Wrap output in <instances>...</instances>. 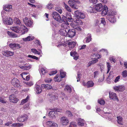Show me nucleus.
Instances as JSON below:
<instances>
[{
  "label": "nucleus",
  "mask_w": 127,
  "mask_h": 127,
  "mask_svg": "<svg viewBox=\"0 0 127 127\" xmlns=\"http://www.w3.org/2000/svg\"><path fill=\"white\" fill-rule=\"evenodd\" d=\"M75 16L76 17L74 20L75 22L78 25H82L83 24L82 21L81 19H84L85 17V14L79 10H77L74 12Z\"/></svg>",
  "instance_id": "nucleus-1"
},
{
  "label": "nucleus",
  "mask_w": 127,
  "mask_h": 127,
  "mask_svg": "<svg viewBox=\"0 0 127 127\" xmlns=\"http://www.w3.org/2000/svg\"><path fill=\"white\" fill-rule=\"evenodd\" d=\"M116 13L113 11L112 10H110L108 11L107 16L106 18L110 22L112 23H114L116 22V18L114 17V16L116 14Z\"/></svg>",
  "instance_id": "nucleus-2"
},
{
  "label": "nucleus",
  "mask_w": 127,
  "mask_h": 127,
  "mask_svg": "<svg viewBox=\"0 0 127 127\" xmlns=\"http://www.w3.org/2000/svg\"><path fill=\"white\" fill-rule=\"evenodd\" d=\"M52 110L53 111L49 112V115L53 118H56V115L57 114V112H62V110L61 109H58L57 108L53 109Z\"/></svg>",
  "instance_id": "nucleus-3"
},
{
  "label": "nucleus",
  "mask_w": 127,
  "mask_h": 127,
  "mask_svg": "<svg viewBox=\"0 0 127 127\" xmlns=\"http://www.w3.org/2000/svg\"><path fill=\"white\" fill-rule=\"evenodd\" d=\"M2 20L4 23L8 25H12L13 23V19L11 18H8L4 16H2Z\"/></svg>",
  "instance_id": "nucleus-4"
},
{
  "label": "nucleus",
  "mask_w": 127,
  "mask_h": 127,
  "mask_svg": "<svg viewBox=\"0 0 127 127\" xmlns=\"http://www.w3.org/2000/svg\"><path fill=\"white\" fill-rule=\"evenodd\" d=\"M51 15L54 19L58 22H61V17L57 12L56 11L53 12Z\"/></svg>",
  "instance_id": "nucleus-5"
},
{
  "label": "nucleus",
  "mask_w": 127,
  "mask_h": 127,
  "mask_svg": "<svg viewBox=\"0 0 127 127\" xmlns=\"http://www.w3.org/2000/svg\"><path fill=\"white\" fill-rule=\"evenodd\" d=\"M67 34L68 36L70 38L73 37L76 33V31L73 29H67Z\"/></svg>",
  "instance_id": "nucleus-6"
},
{
  "label": "nucleus",
  "mask_w": 127,
  "mask_h": 127,
  "mask_svg": "<svg viewBox=\"0 0 127 127\" xmlns=\"http://www.w3.org/2000/svg\"><path fill=\"white\" fill-rule=\"evenodd\" d=\"M11 84L15 87H19L20 86V83L19 80L16 78H14L11 81Z\"/></svg>",
  "instance_id": "nucleus-7"
},
{
  "label": "nucleus",
  "mask_w": 127,
  "mask_h": 127,
  "mask_svg": "<svg viewBox=\"0 0 127 127\" xmlns=\"http://www.w3.org/2000/svg\"><path fill=\"white\" fill-rule=\"evenodd\" d=\"M9 46L10 48L13 50L19 49L21 47L20 44L15 43H10L9 45Z\"/></svg>",
  "instance_id": "nucleus-8"
},
{
  "label": "nucleus",
  "mask_w": 127,
  "mask_h": 127,
  "mask_svg": "<svg viewBox=\"0 0 127 127\" xmlns=\"http://www.w3.org/2000/svg\"><path fill=\"white\" fill-rule=\"evenodd\" d=\"M23 21L25 24L27 26L30 27L32 24L31 20L30 19H28L27 17H25L24 18Z\"/></svg>",
  "instance_id": "nucleus-9"
},
{
  "label": "nucleus",
  "mask_w": 127,
  "mask_h": 127,
  "mask_svg": "<svg viewBox=\"0 0 127 127\" xmlns=\"http://www.w3.org/2000/svg\"><path fill=\"white\" fill-rule=\"evenodd\" d=\"M9 98L10 102L14 103H16L19 100L14 95H10Z\"/></svg>",
  "instance_id": "nucleus-10"
},
{
  "label": "nucleus",
  "mask_w": 127,
  "mask_h": 127,
  "mask_svg": "<svg viewBox=\"0 0 127 127\" xmlns=\"http://www.w3.org/2000/svg\"><path fill=\"white\" fill-rule=\"evenodd\" d=\"M109 98L111 99L114 100H117L118 101L119 100L117 97L116 93L113 92H110L109 93Z\"/></svg>",
  "instance_id": "nucleus-11"
},
{
  "label": "nucleus",
  "mask_w": 127,
  "mask_h": 127,
  "mask_svg": "<svg viewBox=\"0 0 127 127\" xmlns=\"http://www.w3.org/2000/svg\"><path fill=\"white\" fill-rule=\"evenodd\" d=\"M27 116L26 114L21 115L19 116L17 118V121L20 122H23L25 121H26L27 119Z\"/></svg>",
  "instance_id": "nucleus-12"
},
{
  "label": "nucleus",
  "mask_w": 127,
  "mask_h": 127,
  "mask_svg": "<svg viewBox=\"0 0 127 127\" xmlns=\"http://www.w3.org/2000/svg\"><path fill=\"white\" fill-rule=\"evenodd\" d=\"M2 53L4 56L7 57L12 56L14 54V52H13L8 51H3Z\"/></svg>",
  "instance_id": "nucleus-13"
},
{
  "label": "nucleus",
  "mask_w": 127,
  "mask_h": 127,
  "mask_svg": "<svg viewBox=\"0 0 127 127\" xmlns=\"http://www.w3.org/2000/svg\"><path fill=\"white\" fill-rule=\"evenodd\" d=\"M61 122L63 125H67L69 122L68 119L65 117H63L61 118Z\"/></svg>",
  "instance_id": "nucleus-14"
},
{
  "label": "nucleus",
  "mask_w": 127,
  "mask_h": 127,
  "mask_svg": "<svg viewBox=\"0 0 127 127\" xmlns=\"http://www.w3.org/2000/svg\"><path fill=\"white\" fill-rule=\"evenodd\" d=\"M113 89L116 91L122 92L125 90V88L124 86H114Z\"/></svg>",
  "instance_id": "nucleus-15"
},
{
  "label": "nucleus",
  "mask_w": 127,
  "mask_h": 127,
  "mask_svg": "<svg viewBox=\"0 0 127 127\" xmlns=\"http://www.w3.org/2000/svg\"><path fill=\"white\" fill-rule=\"evenodd\" d=\"M68 3L69 5L72 7V8L77 9L78 7L76 5L75 3L73 1L71 0H69L68 1Z\"/></svg>",
  "instance_id": "nucleus-16"
},
{
  "label": "nucleus",
  "mask_w": 127,
  "mask_h": 127,
  "mask_svg": "<svg viewBox=\"0 0 127 127\" xmlns=\"http://www.w3.org/2000/svg\"><path fill=\"white\" fill-rule=\"evenodd\" d=\"M103 7L102 4L101 3H100L96 5L95 8L96 11L100 12L102 10Z\"/></svg>",
  "instance_id": "nucleus-17"
},
{
  "label": "nucleus",
  "mask_w": 127,
  "mask_h": 127,
  "mask_svg": "<svg viewBox=\"0 0 127 127\" xmlns=\"http://www.w3.org/2000/svg\"><path fill=\"white\" fill-rule=\"evenodd\" d=\"M71 56L73 57V59L77 60L79 56L77 53L75 51H71L70 53Z\"/></svg>",
  "instance_id": "nucleus-18"
},
{
  "label": "nucleus",
  "mask_w": 127,
  "mask_h": 127,
  "mask_svg": "<svg viewBox=\"0 0 127 127\" xmlns=\"http://www.w3.org/2000/svg\"><path fill=\"white\" fill-rule=\"evenodd\" d=\"M102 11L101 12V14L102 15L104 16L106 14L107 15L108 10V8L106 5H104L103 7L102 8Z\"/></svg>",
  "instance_id": "nucleus-19"
},
{
  "label": "nucleus",
  "mask_w": 127,
  "mask_h": 127,
  "mask_svg": "<svg viewBox=\"0 0 127 127\" xmlns=\"http://www.w3.org/2000/svg\"><path fill=\"white\" fill-rule=\"evenodd\" d=\"M35 91L37 94H39L41 93L42 90L39 86L38 85H36L34 88Z\"/></svg>",
  "instance_id": "nucleus-20"
},
{
  "label": "nucleus",
  "mask_w": 127,
  "mask_h": 127,
  "mask_svg": "<svg viewBox=\"0 0 127 127\" xmlns=\"http://www.w3.org/2000/svg\"><path fill=\"white\" fill-rule=\"evenodd\" d=\"M61 22H59V23H61L63 22L66 25H68L69 24L68 22V19L65 16L62 15V17H61Z\"/></svg>",
  "instance_id": "nucleus-21"
},
{
  "label": "nucleus",
  "mask_w": 127,
  "mask_h": 127,
  "mask_svg": "<svg viewBox=\"0 0 127 127\" xmlns=\"http://www.w3.org/2000/svg\"><path fill=\"white\" fill-rule=\"evenodd\" d=\"M92 39L91 34L89 33L87 35V37L83 40V41L84 43H85V42L89 43L91 40Z\"/></svg>",
  "instance_id": "nucleus-22"
},
{
  "label": "nucleus",
  "mask_w": 127,
  "mask_h": 127,
  "mask_svg": "<svg viewBox=\"0 0 127 127\" xmlns=\"http://www.w3.org/2000/svg\"><path fill=\"white\" fill-rule=\"evenodd\" d=\"M76 42L72 41L70 42H69L68 43V45L70 48H73L75 46L76 44Z\"/></svg>",
  "instance_id": "nucleus-23"
},
{
  "label": "nucleus",
  "mask_w": 127,
  "mask_h": 127,
  "mask_svg": "<svg viewBox=\"0 0 127 127\" xmlns=\"http://www.w3.org/2000/svg\"><path fill=\"white\" fill-rule=\"evenodd\" d=\"M20 29L18 27H14L12 28L11 30L17 33H20L21 32Z\"/></svg>",
  "instance_id": "nucleus-24"
},
{
  "label": "nucleus",
  "mask_w": 127,
  "mask_h": 127,
  "mask_svg": "<svg viewBox=\"0 0 127 127\" xmlns=\"http://www.w3.org/2000/svg\"><path fill=\"white\" fill-rule=\"evenodd\" d=\"M7 34L10 37H12L13 38H15L17 37V36L16 34L14 33L7 31Z\"/></svg>",
  "instance_id": "nucleus-25"
},
{
  "label": "nucleus",
  "mask_w": 127,
  "mask_h": 127,
  "mask_svg": "<svg viewBox=\"0 0 127 127\" xmlns=\"http://www.w3.org/2000/svg\"><path fill=\"white\" fill-rule=\"evenodd\" d=\"M33 36H29L26 38H23V41H30L32 40L34 38Z\"/></svg>",
  "instance_id": "nucleus-26"
},
{
  "label": "nucleus",
  "mask_w": 127,
  "mask_h": 127,
  "mask_svg": "<svg viewBox=\"0 0 127 127\" xmlns=\"http://www.w3.org/2000/svg\"><path fill=\"white\" fill-rule=\"evenodd\" d=\"M65 17L68 19V21L69 22L72 21V18L71 14L69 12L68 13L66 14Z\"/></svg>",
  "instance_id": "nucleus-27"
},
{
  "label": "nucleus",
  "mask_w": 127,
  "mask_h": 127,
  "mask_svg": "<svg viewBox=\"0 0 127 127\" xmlns=\"http://www.w3.org/2000/svg\"><path fill=\"white\" fill-rule=\"evenodd\" d=\"M94 85V82L92 81H89L87 83V87L89 88L93 87Z\"/></svg>",
  "instance_id": "nucleus-28"
},
{
  "label": "nucleus",
  "mask_w": 127,
  "mask_h": 127,
  "mask_svg": "<svg viewBox=\"0 0 127 127\" xmlns=\"http://www.w3.org/2000/svg\"><path fill=\"white\" fill-rule=\"evenodd\" d=\"M118 123L119 124L121 125H123V122L122 121V118L120 116L117 117Z\"/></svg>",
  "instance_id": "nucleus-29"
},
{
  "label": "nucleus",
  "mask_w": 127,
  "mask_h": 127,
  "mask_svg": "<svg viewBox=\"0 0 127 127\" xmlns=\"http://www.w3.org/2000/svg\"><path fill=\"white\" fill-rule=\"evenodd\" d=\"M31 50L32 52L33 53H34L35 54L40 55L39 57H41L42 55H40V52H39L35 49H31Z\"/></svg>",
  "instance_id": "nucleus-30"
},
{
  "label": "nucleus",
  "mask_w": 127,
  "mask_h": 127,
  "mask_svg": "<svg viewBox=\"0 0 127 127\" xmlns=\"http://www.w3.org/2000/svg\"><path fill=\"white\" fill-rule=\"evenodd\" d=\"M60 73L61 78H63L65 76L66 73L65 72L63 71V70H60Z\"/></svg>",
  "instance_id": "nucleus-31"
},
{
  "label": "nucleus",
  "mask_w": 127,
  "mask_h": 127,
  "mask_svg": "<svg viewBox=\"0 0 127 127\" xmlns=\"http://www.w3.org/2000/svg\"><path fill=\"white\" fill-rule=\"evenodd\" d=\"M14 22L17 25H20L21 22L19 19L17 18H14Z\"/></svg>",
  "instance_id": "nucleus-32"
},
{
  "label": "nucleus",
  "mask_w": 127,
  "mask_h": 127,
  "mask_svg": "<svg viewBox=\"0 0 127 127\" xmlns=\"http://www.w3.org/2000/svg\"><path fill=\"white\" fill-rule=\"evenodd\" d=\"M53 6V4L50 2L46 6L47 8L49 9H51Z\"/></svg>",
  "instance_id": "nucleus-33"
},
{
  "label": "nucleus",
  "mask_w": 127,
  "mask_h": 127,
  "mask_svg": "<svg viewBox=\"0 0 127 127\" xmlns=\"http://www.w3.org/2000/svg\"><path fill=\"white\" fill-rule=\"evenodd\" d=\"M29 98V97L28 96H27L25 99L22 100L20 103V104L23 105L24 103L27 102L28 101Z\"/></svg>",
  "instance_id": "nucleus-34"
},
{
  "label": "nucleus",
  "mask_w": 127,
  "mask_h": 127,
  "mask_svg": "<svg viewBox=\"0 0 127 127\" xmlns=\"http://www.w3.org/2000/svg\"><path fill=\"white\" fill-rule=\"evenodd\" d=\"M98 102L101 105H103L105 103V102L104 100L101 99H98Z\"/></svg>",
  "instance_id": "nucleus-35"
},
{
  "label": "nucleus",
  "mask_w": 127,
  "mask_h": 127,
  "mask_svg": "<svg viewBox=\"0 0 127 127\" xmlns=\"http://www.w3.org/2000/svg\"><path fill=\"white\" fill-rule=\"evenodd\" d=\"M66 89L67 91L70 93L71 92V87L68 86H66L64 88V90Z\"/></svg>",
  "instance_id": "nucleus-36"
},
{
  "label": "nucleus",
  "mask_w": 127,
  "mask_h": 127,
  "mask_svg": "<svg viewBox=\"0 0 127 127\" xmlns=\"http://www.w3.org/2000/svg\"><path fill=\"white\" fill-rule=\"evenodd\" d=\"M28 57L32 59H35L36 60H38L39 59V58L38 57H36L35 56L29 55L28 56Z\"/></svg>",
  "instance_id": "nucleus-37"
},
{
  "label": "nucleus",
  "mask_w": 127,
  "mask_h": 127,
  "mask_svg": "<svg viewBox=\"0 0 127 127\" xmlns=\"http://www.w3.org/2000/svg\"><path fill=\"white\" fill-rule=\"evenodd\" d=\"M78 124V126H83L84 125V124L83 123V120H82L81 119H79Z\"/></svg>",
  "instance_id": "nucleus-38"
},
{
  "label": "nucleus",
  "mask_w": 127,
  "mask_h": 127,
  "mask_svg": "<svg viewBox=\"0 0 127 127\" xmlns=\"http://www.w3.org/2000/svg\"><path fill=\"white\" fill-rule=\"evenodd\" d=\"M122 75L123 77L125 78L127 76V71L125 70L123 71L122 73Z\"/></svg>",
  "instance_id": "nucleus-39"
},
{
  "label": "nucleus",
  "mask_w": 127,
  "mask_h": 127,
  "mask_svg": "<svg viewBox=\"0 0 127 127\" xmlns=\"http://www.w3.org/2000/svg\"><path fill=\"white\" fill-rule=\"evenodd\" d=\"M66 114L68 116L70 117H72L73 116V115L72 113L69 111L67 110L66 111Z\"/></svg>",
  "instance_id": "nucleus-40"
},
{
  "label": "nucleus",
  "mask_w": 127,
  "mask_h": 127,
  "mask_svg": "<svg viewBox=\"0 0 127 127\" xmlns=\"http://www.w3.org/2000/svg\"><path fill=\"white\" fill-rule=\"evenodd\" d=\"M25 83L27 85L29 86H31L33 85V82L32 81H30L29 82H25Z\"/></svg>",
  "instance_id": "nucleus-41"
},
{
  "label": "nucleus",
  "mask_w": 127,
  "mask_h": 127,
  "mask_svg": "<svg viewBox=\"0 0 127 127\" xmlns=\"http://www.w3.org/2000/svg\"><path fill=\"white\" fill-rule=\"evenodd\" d=\"M23 27H24V28L23 29H25L26 28V29L25 30V31H24L23 32H22V33L23 34H24L25 33V32H27V31H28V30L27 29V28L24 25H22L21 26V28H22Z\"/></svg>",
  "instance_id": "nucleus-42"
},
{
  "label": "nucleus",
  "mask_w": 127,
  "mask_h": 127,
  "mask_svg": "<svg viewBox=\"0 0 127 127\" xmlns=\"http://www.w3.org/2000/svg\"><path fill=\"white\" fill-rule=\"evenodd\" d=\"M57 72V70L53 71L49 73V75L50 76H51L56 74Z\"/></svg>",
  "instance_id": "nucleus-43"
},
{
  "label": "nucleus",
  "mask_w": 127,
  "mask_h": 127,
  "mask_svg": "<svg viewBox=\"0 0 127 127\" xmlns=\"http://www.w3.org/2000/svg\"><path fill=\"white\" fill-rule=\"evenodd\" d=\"M107 68H108V70H107V73H109V71L110 69L111 66L110 65V63H108V62L107 63Z\"/></svg>",
  "instance_id": "nucleus-44"
},
{
  "label": "nucleus",
  "mask_w": 127,
  "mask_h": 127,
  "mask_svg": "<svg viewBox=\"0 0 127 127\" xmlns=\"http://www.w3.org/2000/svg\"><path fill=\"white\" fill-rule=\"evenodd\" d=\"M25 66L26 68L27 69L29 70L31 68L32 65L31 64L27 65V64H25L24 65Z\"/></svg>",
  "instance_id": "nucleus-45"
},
{
  "label": "nucleus",
  "mask_w": 127,
  "mask_h": 127,
  "mask_svg": "<svg viewBox=\"0 0 127 127\" xmlns=\"http://www.w3.org/2000/svg\"><path fill=\"white\" fill-rule=\"evenodd\" d=\"M65 6L66 9L67 11H68L69 12H71V10L70 9V8L67 5L65 4Z\"/></svg>",
  "instance_id": "nucleus-46"
},
{
  "label": "nucleus",
  "mask_w": 127,
  "mask_h": 127,
  "mask_svg": "<svg viewBox=\"0 0 127 127\" xmlns=\"http://www.w3.org/2000/svg\"><path fill=\"white\" fill-rule=\"evenodd\" d=\"M53 121H48L46 122V124L47 125H48L49 126L51 127V125H52L53 124Z\"/></svg>",
  "instance_id": "nucleus-47"
},
{
  "label": "nucleus",
  "mask_w": 127,
  "mask_h": 127,
  "mask_svg": "<svg viewBox=\"0 0 127 127\" xmlns=\"http://www.w3.org/2000/svg\"><path fill=\"white\" fill-rule=\"evenodd\" d=\"M50 24L52 27H53L54 26H56L57 25L56 23V22L55 21H52L51 23Z\"/></svg>",
  "instance_id": "nucleus-48"
},
{
  "label": "nucleus",
  "mask_w": 127,
  "mask_h": 127,
  "mask_svg": "<svg viewBox=\"0 0 127 127\" xmlns=\"http://www.w3.org/2000/svg\"><path fill=\"white\" fill-rule=\"evenodd\" d=\"M61 31L64 34H63V35H67V34L66 33L67 31L65 29H63L61 30Z\"/></svg>",
  "instance_id": "nucleus-49"
},
{
  "label": "nucleus",
  "mask_w": 127,
  "mask_h": 127,
  "mask_svg": "<svg viewBox=\"0 0 127 127\" xmlns=\"http://www.w3.org/2000/svg\"><path fill=\"white\" fill-rule=\"evenodd\" d=\"M35 43L37 44L40 46V48H42V46L41 45V44L40 41L38 40H36L35 41Z\"/></svg>",
  "instance_id": "nucleus-50"
},
{
  "label": "nucleus",
  "mask_w": 127,
  "mask_h": 127,
  "mask_svg": "<svg viewBox=\"0 0 127 127\" xmlns=\"http://www.w3.org/2000/svg\"><path fill=\"white\" fill-rule=\"evenodd\" d=\"M99 72L98 71H95L94 73V78L96 77L97 75L98 74Z\"/></svg>",
  "instance_id": "nucleus-51"
},
{
  "label": "nucleus",
  "mask_w": 127,
  "mask_h": 127,
  "mask_svg": "<svg viewBox=\"0 0 127 127\" xmlns=\"http://www.w3.org/2000/svg\"><path fill=\"white\" fill-rule=\"evenodd\" d=\"M12 6L11 5H5L4 7L6 8L7 9H9L12 8Z\"/></svg>",
  "instance_id": "nucleus-52"
},
{
  "label": "nucleus",
  "mask_w": 127,
  "mask_h": 127,
  "mask_svg": "<svg viewBox=\"0 0 127 127\" xmlns=\"http://www.w3.org/2000/svg\"><path fill=\"white\" fill-rule=\"evenodd\" d=\"M101 23H102L104 25H105L106 23V22L105 20V19L104 18H101Z\"/></svg>",
  "instance_id": "nucleus-53"
},
{
  "label": "nucleus",
  "mask_w": 127,
  "mask_h": 127,
  "mask_svg": "<svg viewBox=\"0 0 127 127\" xmlns=\"http://www.w3.org/2000/svg\"><path fill=\"white\" fill-rule=\"evenodd\" d=\"M120 76L119 75L116 77L114 81V82L115 83H116L118 81H119V80L120 79Z\"/></svg>",
  "instance_id": "nucleus-54"
},
{
  "label": "nucleus",
  "mask_w": 127,
  "mask_h": 127,
  "mask_svg": "<svg viewBox=\"0 0 127 127\" xmlns=\"http://www.w3.org/2000/svg\"><path fill=\"white\" fill-rule=\"evenodd\" d=\"M98 61V60L96 59L95 60H93L92 61H90L91 62V63L92 64H94L95 63H97V62Z\"/></svg>",
  "instance_id": "nucleus-55"
},
{
  "label": "nucleus",
  "mask_w": 127,
  "mask_h": 127,
  "mask_svg": "<svg viewBox=\"0 0 127 127\" xmlns=\"http://www.w3.org/2000/svg\"><path fill=\"white\" fill-rule=\"evenodd\" d=\"M52 89V87L49 84H46V89Z\"/></svg>",
  "instance_id": "nucleus-56"
},
{
  "label": "nucleus",
  "mask_w": 127,
  "mask_h": 127,
  "mask_svg": "<svg viewBox=\"0 0 127 127\" xmlns=\"http://www.w3.org/2000/svg\"><path fill=\"white\" fill-rule=\"evenodd\" d=\"M53 124H52V125H51V127H57L58 125L57 124L54 122H53Z\"/></svg>",
  "instance_id": "nucleus-57"
},
{
  "label": "nucleus",
  "mask_w": 127,
  "mask_h": 127,
  "mask_svg": "<svg viewBox=\"0 0 127 127\" xmlns=\"http://www.w3.org/2000/svg\"><path fill=\"white\" fill-rule=\"evenodd\" d=\"M55 10L58 11L59 13L61 14L62 12V10L60 9H59L58 8L56 7Z\"/></svg>",
  "instance_id": "nucleus-58"
},
{
  "label": "nucleus",
  "mask_w": 127,
  "mask_h": 127,
  "mask_svg": "<svg viewBox=\"0 0 127 127\" xmlns=\"http://www.w3.org/2000/svg\"><path fill=\"white\" fill-rule=\"evenodd\" d=\"M46 70L44 68H42L41 70V72L43 75H44L46 72Z\"/></svg>",
  "instance_id": "nucleus-59"
},
{
  "label": "nucleus",
  "mask_w": 127,
  "mask_h": 127,
  "mask_svg": "<svg viewBox=\"0 0 127 127\" xmlns=\"http://www.w3.org/2000/svg\"><path fill=\"white\" fill-rule=\"evenodd\" d=\"M90 2L91 3L95 4L97 1V0H89Z\"/></svg>",
  "instance_id": "nucleus-60"
},
{
  "label": "nucleus",
  "mask_w": 127,
  "mask_h": 127,
  "mask_svg": "<svg viewBox=\"0 0 127 127\" xmlns=\"http://www.w3.org/2000/svg\"><path fill=\"white\" fill-rule=\"evenodd\" d=\"M77 78H78V79L77 80V82H79L80 81V73L79 72H78L77 73Z\"/></svg>",
  "instance_id": "nucleus-61"
},
{
  "label": "nucleus",
  "mask_w": 127,
  "mask_h": 127,
  "mask_svg": "<svg viewBox=\"0 0 127 127\" xmlns=\"http://www.w3.org/2000/svg\"><path fill=\"white\" fill-rule=\"evenodd\" d=\"M109 59L110 61L113 62L114 63H115L116 61L115 59L113 58L112 57H109Z\"/></svg>",
  "instance_id": "nucleus-62"
},
{
  "label": "nucleus",
  "mask_w": 127,
  "mask_h": 127,
  "mask_svg": "<svg viewBox=\"0 0 127 127\" xmlns=\"http://www.w3.org/2000/svg\"><path fill=\"white\" fill-rule=\"evenodd\" d=\"M12 122L11 121L8 122L5 124V125L7 126H9V125L12 124Z\"/></svg>",
  "instance_id": "nucleus-63"
},
{
  "label": "nucleus",
  "mask_w": 127,
  "mask_h": 127,
  "mask_svg": "<svg viewBox=\"0 0 127 127\" xmlns=\"http://www.w3.org/2000/svg\"><path fill=\"white\" fill-rule=\"evenodd\" d=\"M31 15H32V17H34L35 19H36L37 18V14H32Z\"/></svg>",
  "instance_id": "nucleus-64"
}]
</instances>
